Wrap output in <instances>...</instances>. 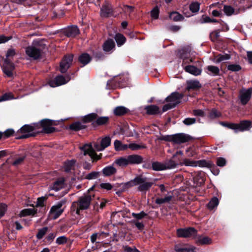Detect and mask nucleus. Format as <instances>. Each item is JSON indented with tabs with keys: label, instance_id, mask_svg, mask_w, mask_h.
I'll use <instances>...</instances> for the list:
<instances>
[{
	"label": "nucleus",
	"instance_id": "7c9ffc66",
	"mask_svg": "<svg viewBox=\"0 0 252 252\" xmlns=\"http://www.w3.org/2000/svg\"><path fill=\"white\" fill-rule=\"evenodd\" d=\"M152 167L153 170L155 171H162L165 170L164 162H154L152 163Z\"/></svg>",
	"mask_w": 252,
	"mask_h": 252
},
{
	"label": "nucleus",
	"instance_id": "c9c22d12",
	"mask_svg": "<svg viewBox=\"0 0 252 252\" xmlns=\"http://www.w3.org/2000/svg\"><path fill=\"white\" fill-rule=\"evenodd\" d=\"M175 252H195V248H182L179 245H176L175 246L174 249Z\"/></svg>",
	"mask_w": 252,
	"mask_h": 252
},
{
	"label": "nucleus",
	"instance_id": "f3484780",
	"mask_svg": "<svg viewBox=\"0 0 252 252\" xmlns=\"http://www.w3.org/2000/svg\"><path fill=\"white\" fill-rule=\"evenodd\" d=\"M79 29L77 26H71L64 30L63 33L67 37H73L78 32Z\"/></svg>",
	"mask_w": 252,
	"mask_h": 252
},
{
	"label": "nucleus",
	"instance_id": "6e6d98bb",
	"mask_svg": "<svg viewBox=\"0 0 252 252\" xmlns=\"http://www.w3.org/2000/svg\"><path fill=\"white\" fill-rule=\"evenodd\" d=\"M200 4L198 2H192L190 5V10L193 12H195L199 10Z\"/></svg>",
	"mask_w": 252,
	"mask_h": 252
},
{
	"label": "nucleus",
	"instance_id": "5fc2aeb1",
	"mask_svg": "<svg viewBox=\"0 0 252 252\" xmlns=\"http://www.w3.org/2000/svg\"><path fill=\"white\" fill-rule=\"evenodd\" d=\"M128 148H130L131 150L133 151L140 149H143L145 148L144 146L140 145L136 143H130L128 144Z\"/></svg>",
	"mask_w": 252,
	"mask_h": 252
},
{
	"label": "nucleus",
	"instance_id": "20e7f679",
	"mask_svg": "<svg viewBox=\"0 0 252 252\" xmlns=\"http://www.w3.org/2000/svg\"><path fill=\"white\" fill-rule=\"evenodd\" d=\"M80 150L81 154L83 153L84 156L88 155L93 160L96 161L101 158V154L97 155L91 144H86L82 147H80Z\"/></svg>",
	"mask_w": 252,
	"mask_h": 252
},
{
	"label": "nucleus",
	"instance_id": "f257e3e1",
	"mask_svg": "<svg viewBox=\"0 0 252 252\" xmlns=\"http://www.w3.org/2000/svg\"><path fill=\"white\" fill-rule=\"evenodd\" d=\"M53 121L49 119H44L40 123L34 124L33 125H25L18 131V134H21L16 137L17 139H25L31 136H34L33 131L39 126L43 128L42 131L46 133H52L55 130V128L52 126Z\"/></svg>",
	"mask_w": 252,
	"mask_h": 252
},
{
	"label": "nucleus",
	"instance_id": "8fccbe9b",
	"mask_svg": "<svg viewBox=\"0 0 252 252\" xmlns=\"http://www.w3.org/2000/svg\"><path fill=\"white\" fill-rule=\"evenodd\" d=\"M228 70L232 71H238L241 69V67L240 65L237 64H229L227 66Z\"/></svg>",
	"mask_w": 252,
	"mask_h": 252
},
{
	"label": "nucleus",
	"instance_id": "7ed1b4c3",
	"mask_svg": "<svg viewBox=\"0 0 252 252\" xmlns=\"http://www.w3.org/2000/svg\"><path fill=\"white\" fill-rule=\"evenodd\" d=\"M136 185H138V189L140 191H146L149 189L154 183L150 181L146 177L142 175L136 176Z\"/></svg>",
	"mask_w": 252,
	"mask_h": 252
},
{
	"label": "nucleus",
	"instance_id": "13d9d810",
	"mask_svg": "<svg viewBox=\"0 0 252 252\" xmlns=\"http://www.w3.org/2000/svg\"><path fill=\"white\" fill-rule=\"evenodd\" d=\"M220 113L216 109H213L209 114V117L212 119L219 117Z\"/></svg>",
	"mask_w": 252,
	"mask_h": 252
},
{
	"label": "nucleus",
	"instance_id": "72a5a7b5",
	"mask_svg": "<svg viewBox=\"0 0 252 252\" xmlns=\"http://www.w3.org/2000/svg\"><path fill=\"white\" fill-rule=\"evenodd\" d=\"M136 177L134 178L133 180H131L127 182L122 183L121 184L122 187L123 188V189L126 190L127 189L133 187L134 186H136Z\"/></svg>",
	"mask_w": 252,
	"mask_h": 252
},
{
	"label": "nucleus",
	"instance_id": "a19ab883",
	"mask_svg": "<svg viewBox=\"0 0 252 252\" xmlns=\"http://www.w3.org/2000/svg\"><path fill=\"white\" fill-rule=\"evenodd\" d=\"M212 243V240L208 237H199L197 243L198 245H208Z\"/></svg>",
	"mask_w": 252,
	"mask_h": 252
},
{
	"label": "nucleus",
	"instance_id": "cd10ccee",
	"mask_svg": "<svg viewBox=\"0 0 252 252\" xmlns=\"http://www.w3.org/2000/svg\"><path fill=\"white\" fill-rule=\"evenodd\" d=\"M146 112L149 115H154L159 113V107L156 105H151L145 107Z\"/></svg>",
	"mask_w": 252,
	"mask_h": 252
},
{
	"label": "nucleus",
	"instance_id": "ea45409f",
	"mask_svg": "<svg viewBox=\"0 0 252 252\" xmlns=\"http://www.w3.org/2000/svg\"><path fill=\"white\" fill-rule=\"evenodd\" d=\"M170 18L174 21H181L183 19V17L177 12H172L170 14Z\"/></svg>",
	"mask_w": 252,
	"mask_h": 252
},
{
	"label": "nucleus",
	"instance_id": "5701e85b",
	"mask_svg": "<svg viewBox=\"0 0 252 252\" xmlns=\"http://www.w3.org/2000/svg\"><path fill=\"white\" fill-rule=\"evenodd\" d=\"M91 60L90 56L87 53L80 55V67H82L89 63Z\"/></svg>",
	"mask_w": 252,
	"mask_h": 252
},
{
	"label": "nucleus",
	"instance_id": "603ef678",
	"mask_svg": "<svg viewBox=\"0 0 252 252\" xmlns=\"http://www.w3.org/2000/svg\"><path fill=\"white\" fill-rule=\"evenodd\" d=\"M220 124L224 127L234 130V131L235 132V128L236 126V124L225 122H220Z\"/></svg>",
	"mask_w": 252,
	"mask_h": 252
},
{
	"label": "nucleus",
	"instance_id": "6ab92c4d",
	"mask_svg": "<svg viewBox=\"0 0 252 252\" xmlns=\"http://www.w3.org/2000/svg\"><path fill=\"white\" fill-rule=\"evenodd\" d=\"M64 180L63 178H60L58 179L54 184L50 187V190H54L57 191L62 189L64 185Z\"/></svg>",
	"mask_w": 252,
	"mask_h": 252
},
{
	"label": "nucleus",
	"instance_id": "680f3d73",
	"mask_svg": "<svg viewBox=\"0 0 252 252\" xmlns=\"http://www.w3.org/2000/svg\"><path fill=\"white\" fill-rule=\"evenodd\" d=\"M16 54L15 51L14 49L10 48L9 49L6 54V59L9 60V59L10 58L13 57Z\"/></svg>",
	"mask_w": 252,
	"mask_h": 252
},
{
	"label": "nucleus",
	"instance_id": "c03bdc74",
	"mask_svg": "<svg viewBox=\"0 0 252 252\" xmlns=\"http://www.w3.org/2000/svg\"><path fill=\"white\" fill-rule=\"evenodd\" d=\"M99 175V173L97 171H93L84 176V178L88 180H93L97 178Z\"/></svg>",
	"mask_w": 252,
	"mask_h": 252
},
{
	"label": "nucleus",
	"instance_id": "423d86ee",
	"mask_svg": "<svg viewBox=\"0 0 252 252\" xmlns=\"http://www.w3.org/2000/svg\"><path fill=\"white\" fill-rule=\"evenodd\" d=\"M184 95L178 92H173L165 99L166 102L170 103L174 108L181 102V99Z\"/></svg>",
	"mask_w": 252,
	"mask_h": 252
},
{
	"label": "nucleus",
	"instance_id": "4d7b16f0",
	"mask_svg": "<svg viewBox=\"0 0 252 252\" xmlns=\"http://www.w3.org/2000/svg\"><path fill=\"white\" fill-rule=\"evenodd\" d=\"M67 241V238L64 236L59 237L56 239V243L58 245H63Z\"/></svg>",
	"mask_w": 252,
	"mask_h": 252
},
{
	"label": "nucleus",
	"instance_id": "ddd939ff",
	"mask_svg": "<svg viewBox=\"0 0 252 252\" xmlns=\"http://www.w3.org/2000/svg\"><path fill=\"white\" fill-rule=\"evenodd\" d=\"M63 202H58L56 205L53 206L50 211V217L55 220L57 219L63 212V209L62 208Z\"/></svg>",
	"mask_w": 252,
	"mask_h": 252
},
{
	"label": "nucleus",
	"instance_id": "b1692460",
	"mask_svg": "<svg viewBox=\"0 0 252 252\" xmlns=\"http://www.w3.org/2000/svg\"><path fill=\"white\" fill-rule=\"evenodd\" d=\"M187 90H196L201 87V84L197 80H189L187 82Z\"/></svg>",
	"mask_w": 252,
	"mask_h": 252
},
{
	"label": "nucleus",
	"instance_id": "c85d7f7f",
	"mask_svg": "<svg viewBox=\"0 0 252 252\" xmlns=\"http://www.w3.org/2000/svg\"><path fill=\"white\" fill-rule=\"evenodd\" d=\"M128 111V109L122 106H120L116 107L114 110V113L115 115L117 116H121L124 115L125 114L127 113Z\"/></svg>",
	"mask_w": 252,
	"mask_h": 252
},
{
	"label": "nucleus",
	"instance_id": "79ce46f5",
	"mask_svg": "<svg viewBox=\"0 0 252 252\" xmlns=\"http://www.w3.org/2000/svg\"><path fill=\"white\" fill-rule=\"evenodd\" d=\"M234 8L229 5H224L223 11L227 16H231L234 13Z\"/></svg>",
	"mask_w": 252,
	"mask_h": 252
},
{
	"label": "nucleus",
	"instance_id": "6e6552de",
	"mask_svg": "<svg viewBox=\"0 0 252 252\" xmlns=\"http://www.w3.org/2000/svg\"><path fill=\"white\" fill-rule=\"evenodd\" d=\"M70 80L69 76L64 77L63 75H60L56 76L54 80H50L49 82V85L52 87H56L62 85H64Z\"/></svg>",
	"mask_w": 252,
	"mask_h": 252
},
{
	"label": "nucleus",
	"instance_id": "f8f14e48",
	"mask_svg": "<svg viewBox=\"0 0 252 252\" xmlns=\"http://www.w3.org/2000/svg\"><path fill=\"white\" fill-rule=\"evenodd\" d=\"M190 139L189 135L183 133L175 134L170 137V140L177 144L185 143Z\"/></svg>",
	"mask_w": 252,
	"mask_h": 252
},
{
	"label": "nucleus",
	"instance_id": "e433bc0d",
	"mask_svg": "<svg viewBox=\"0 0 252 252\" xmlns=\"http://www.w3.org/2000/svg\"><path fill=\"white\" fill-rule=\"evenodd\" d=\"M97 114L94 113H90L83 117L82 121L84 123H89L96 119Z\"/></svg>",
	"mask_w": 252,
	"mask_h": 252
},
{
	"label": "nucleus",
	"instance_id": "aec40b11",
	"mask_svg": "<svg viewBox=\"0 0 252 252\" xmlns=\"http://www.w3.org/2000/svg\"><path fill=\"white\" fill-rule=\"evenodd\" d=\"M206 72L208 74L216 76L219 75L220 70L218 67L214 65H208L206 67Z\"/></svg>",
	"mask_w": 252,
	"mask_h": 252
},
{
	"label": "nucleus",
	"instance_id": "bb28decb",
	"mask_svg": "<svg viewBox=\"0 0 252 252\" xmlns=\"http://www.w3.org/2000/svg\"><path fill=\"white\" fill-rule=\"evenodd\" d=\"M114 148L116 151H124L128 148V145L123 144L121 141L116 140L114 143Z\"/></svg>",
	"mask_w": 252,
	"mask_h": 252
},
{
	"label": "nucleus",
	"instance_id": "c756f323",
	"mask_svg": "<svg viewBox=\"0 0 252 252\" xmlns=\"http://www.w3.org/2000/svg\"><path fill=\"white\" fill-rule=\"evenodd\" d=\"M75 161L71 160L67 161L64 163V170L66 172H70L72 170L74 169Z\"/></svg>",
	"mask_w": 252,
	"mask_h": 252
},
{
	"label": "nucleus",
	"instance_id": "774afa93",
	"mask_svg": "<svg viewBox=\"0 0 252 252\" xmlns=\"http://www.w3.org/2000/svg\"><path fill=\"white\" fill-rule=\"evenodd\" d=\"M124 252H140L136 248H131L128 246H126L124 248Z\"/></svg>",
	"mask_w": 252,
	"mask_h": 252
},
{
	"label": "nucleus",
	"instance_id": "864d4df0",
	"mask_svg": "<svg viewBox=\"0 0 252 252\" xmlns=\"http://www.w3.org/2000/svg\"><path fill=\"white\" fill-rule=\"evenodd\" d=\"M210 37L212 41L216 42L220 37V32L217 31L212 32L210 34Z\"/></svg>",
	"mask_w": 252,
	"mask_h": 252
},
{
	"label": "nucleus",
	"instance_id": "9b49d317",
	"mask_svg": "<svg viewBox=\"0 0 252 252\" xmlns=\"http://www.w3.org/2000/svg\"><path fill=\"white\" fill-rule=\"evenodd\" d=\"M197 231L193 227H188L187 228H180L177 230V234L180 237H189L194 236L196 235Z\"/></svg>",
	"mask_w": 252,
	"mask_h": 252
},
{
	"label": "nucleus",
	"instance_id": "69168bd1",
	"mask_svg": "<svg viewBox=\"0 0 252 252\" xmlns=\"http://www.w3.org/2000/svg\"><path fill=\"white\" fill-rule=\"evenodd\" d=\"M100 187L104 189L109 190L112 189V186L109 183H103L100 184Z\"/></svg>",
	"mask_w": 252,
	"mask_h": 252
},
{
	"label": "nucleus",
	"instance_id": "473e14b6",
	"mask_svg": "<svg viewBox=\"0 0 252 252\" xmlns=\"http://www.w3.org/2000/svg\"><path fill=\"white\" fill-rule=\"evenodd\" d=\"M212 165V163L210 161H207L204 159L196 161L195 167H210Z\"/></svg>",
	"mask_w": 252,
	"mask_h": 252
},
{
	"label": "nucleus",
	"instance_id": "393cba45",
	"mask_svg": "<svg viewBox=\"0 0 252 252\" xmlns=\"http://www.w3.org/2000/svg\"><path fill=\"white\" fill-rule=\"evenodd\" d=\"M115 44L113 39H110L107 40L103 44V48L105 52H110L114 49Z\"/></svg>",
	"mask_w": 252,
	"mask_h": 252
},
{
	"label": "nucleus",
	"instance_id": "4c0bfd02",
	"mask_svg": "<svg viewBox=\"0 0 252 252\" xmlns=\"http://www.w3.org/2000/svg\"><path fill=\"white\" fill-rule=\"evenodd\" d=\"M115 39L119 46L122 45L126 41L125 37L120 33H118L115 35Z\"/></svg>",
	"mask_w": 252,
	"mask_h": 252
},
{
	"label": "nucleus",
	"instance_id": "bf43d9fd",
	"mask_svg": "<svg viewBox=\"0 0 252 252\" xmlns=\"http://www.w3.org/2000/svg\"><path fill=\"white\" fill-rule=\"evenodd\" d=\"M14 131L12 129H7L4 132H2L4 139H6L13 135Z\"/></svg>",
	"mask_w": 252,
	"mask_h": 252
},
{
	"label": "nucleus",
	"instance_id": "49530a36",
	"mask_svg": "<svg viewBox=\"0 0 252 252\" xmlns=\"http://www.w3.org/2000/svg\"><path fill=\"white\" fill-rule=\"evenodd\" d=\"M131 216L135 219L134 220H139L142 219L143 218L146 216L147 214L143 211H141L139 213H132L131 214Z\"/></svg>",
	"mask_w": 252,
	"mask_h": 252
},
{
	"label": "nucleus",
	"instance_id": "3c124183",
	"mask_svg": "<svg viewBox=\"0 0 252 252\" xmlns=\"http://www.w3.org/2000/svg\"><path fill=\"white\" fill-rule=\"evenodd\" d=\"M218 21L216 19H211L209 16H202L201 19V23H218Z\"/></svg>",
	"mask_w": 252,
	"mask_h": 252
},
{
	"label": "nucleus",
	"instance_id": "39448f33",
	"mask_svg": "<svg viewBox=\"0 0 252 252\" xmlns=\"http://www.w3.org/2000/svg\"><path fill=\"white\" fill-rule=\"evenodd\" d=\"M26 54L30 58L33 60L39 59L42 54V50L38 46H30L26 48Z\"/></svg>",
	"mask_w": 252,
	"mask_h": 252
},
{
	"label": "nucleus",
	"instance_id": "58836bf2",
	"mask_svg": "<svg viewBox=\"0 0 252 252\" xmlns=\"http://www.w3.org/2000/svg\"><path fill=\"white\" fill-rule=\"evenodd\" d=\"M48 230V227L47 226L44 227L38 230V233L36 235L37 239L40 240L42 239L44 236L47 233Z\"/></svg>",
	"mask_w": 252,
	"mask_h": 252
},
{
	"label": "nucleus",
	"instance_id": "052dcab7",
	"mask_svg": "<svg viewBox=\"0 0 252 252\" xmlns=\"http://www.w3.org/2000/svg\"><path fill=\"white\" fill-rule=\"evenodd\" d=\"M195 122L196 119L193 118H187L183 121L184 124L187 126H189L190 125L193 124L195 123Z\"/></svg>",
	"mask_w": 252,
	"mask_h": 252
},
{
	"label": "nucleus",
	"instance_id": "37998d69",
	"mask_svg": "<svg viewBox=\"0 0 252 252\" xmlns=\"http://www.w3.org/2000/svg\"><path fill=\"white\" fill-rule=\"evenodd\" d=\"M95 123L97 125L100 126L105 125L108 122L109 118L108 117H100L96 118Z\"/></svg>",
	"mask_w": 252,
	"mask_h": 252
},
{
	"label": "nucleus",
	"instance_id": "0e129e2a",
	"mask_svg": "<svg viewBox=\"0 0 252 252\" xmlns=\"http://www.w3.org/2000/svg\"><path fill=\"white\" fill-rule=\"evenodd\" d=\"M6 210L7 205L5 204H0V218L4 216Z\"/></svg>",
	"mask_w": 252,
	"mask_h": 252
},
{
	"label": "nucleus",
	"instance_id": "2f4dec72",
	"mask_svg": "<svg viewBox=\"0 0 252 252\" xmlns=\"http://www.w3.org/2000/svg\"><path fill=\"white\" fill-rule=\"evenodd\" d=\"M196 161L189 158H184L180 162V165H185L187 166L195 167Z\"/></svg>",
	"mask_w": 252,
	"mask_h": 252
},
{
	"label": "nucleus",
	"instance_id": "f03ea898",
	"mask_svg": "<svg viewBox=\"0 0 252 252\" xmlns=\"http://www.w3.org/2000/svg\"><path fill=\"white\" fill-rule=\"evenodd\" d=\"M143 158L137 155H129L126 157H119L115 159L113 165L120 167H126L129 164H138L142 162Z\"/></svg>",
	"mask_w": 252,
	"mask_h": 252
},
{
	"label": "nucleus",
	"instance_id": "a211bd4d",
	"mask_svg": "<svg viewBox=\"0 0 252 252\" xmlns=\"http://www.w3.org/2000/svg\"><path fill=\"white\" fill-rule=\"evenodd\" d=\"M184 69L186 72L195 76H198L201 73V69L198 68L193 65H187L184 67Z\"/></svg>",
	"mask_w": 252,
	"mask_h": 252
},
{
	"label": "nucleus",
	"instance_id": "9d476101",
	"mask_svg": "<svg viewBox=\"0 0 252 252\" xmlns=\"http://www.w3.org/2000/svg\"><path fill=\"white\" fill-rule=\"evenodd\" d=\"M73 61V55H69L65 56L60 63V70L62 73H65L72 64Z\"/></svg>",
	"mask_w": 252,
	"mask_h": 252
},
{
	"label": "nucleus",
	"instance_id": "2eb2a0df",
	"mask_svg": "<svg viewBox=\"0 0 252 252\" xmlns=\"http://www.w3.org/2000/svg\"><path fill=\"white\" fill-rule=\"evenodd\" d=\"M113 14V10L111 5L108 2H106L102 5L100 9V16L102 17H109Z\"/></svg>",
	"mask_w": 252,
	"mask_h": 252
},
{
	"label": "nucleus",
	"instance_id": "e2e57ef3",
	"mask_svg": "<svg viewBox=\"0 0 252 252\" xmlns=\"http://www.w3.org/2000/svg\"><path fill=\"white\" fill-rule=\"evenodd\" d=\"M159 10L157 6L154 7L151 12L152 17L154 19H157L158 17Z\"/></svg>",
	"mask_w": 252,
	"mask_h": 252
},
{
	"label": "nucleus",
	"instance_id": "412c9836",
	"mask_svg": "<svg viewBox=\"0 0 252 252\" xmlns=\"http://www.w3.org/2000/svg\"><path fill=\"white\" fill-rule=\"evenodd\" d=\"M113 164L112 165H109L104 167L102 172L104 176H110L116 173L117 169L114 166Z\"/></svg>",
	"mask_w": 252,
	"mask_h": 252
},
{
	"label": "nucleus",
	"instance_id": "f704fd0d",
	"mask_svg": "<svg viewBox=\"0 0 252 252\" xmlns=\"http://www.w3.org/2000/svg\"><path fill=\"white\" fill-rule=\"evenodd\" d=\"M219 203V200L217 197H213L207 204V207L209 209L213 210L215 207H217Z\"/></svg>",
	"mask_w": 252,
	"mask_h": 252
},
{
	"label": "nucleus",
	"instance_id": "de8ad7c7",
	"mask_svg": "<svg viewBox=\"0 0 252 252\" xmlns=\"http://www.w3.org/2000/svg\"><path fill=\"white\" fill-rule=\"evenodd\" d=\"M71 211L72 213L79 215V201H75L72 203Z\"/></svg>",
	"mask_w": 252,
	"mask_h": 252
},
{
	"label": "nucleus",
	"instance_id": "338daca9",
	"mask_svg": "<svg viewBox=\"0 0 252 252\" xmlns=\"http://www.w3.org/2000/svg\"><path fill=\"white\" fill-rule=\"evenodd\" d=\"M132 222L135 224L138 229L142 230L144 228V225L142 221H139L137 220H132Z\"/></svg>",
	"mask_w": 252,
	"mask_h": 252
},
{
	"label": "nucleus",
	"instance_id": "0eeeda50",
	"mask_svg": "<svg viewBox=\"0 0 252 252\" xmlns=\"http://www.w3.org/2000/svg\"><path fill=\"white\" fill-rule=\"evenodd\" d=\"M252 94V88L243 89L239 93V98L242 105H246L250 100Z\"/></svg>",
	"mask_w": 252,
	"mask_h": 252
},
{
	"label": "nucleus",
	"instance_id": "4be33fe9",
	"mask_svg": "<svg viewBox=\"0 0 252 252\" xmlns=\"http://www.w3.org/2000/svg\"><path fill=\"white\" fill-rule=\"evenodd\" d=\"M165 170L173 169L180 165V162L173 159H170L164 161Z\"/></svg>",
	"mask_w": 252,
	"mask_h": 252
},
{
	"label": "nucleus",
	"instance_id": "dca6fc26",
	"mask_svg": "<svg viewBox=\"0 0 252 252\" xmlns=\"http://www.w3.org/2000/svg\"><path fill=\"white\" fill-rule=\"evenodd\" d=\"M235 132L248 130L252 127V123L249 121H243L239 124H236Z\"/></svg>",
	"mask_w": 252,
	"mask_h": 252
},
{
	"label": "nucleus",
	"instance_id": "a878e982",
	"mask_svg": "<svg viewBox=\"0 0 252 252\" xmlns=\"http://www.w3.org/2000/svg\"><path fill=\"white\" fill-rule=\"evenodd\" d=\"M36 211L33 208L24 209L20 212L19 216L20 217L30 215L34 216L36 213Z\"/></svg>",
	"mask_w": 252,
	"mask_h": 252
},
{
	"label": "nucleus",
	"instance_id": "4468645a",
	"mask_svg": "<svg viewBox=\"0 0 252 252\" xmlns=\"http://www.w3.org/2000/svg\"><path fill=\"white\" fill-rule=\"evenodd\" d=\"M111 138L109 136H106L102 138L100 144L98 143L94 144V148L97 151H102L105 148L110 145L111 144Z\"/></svg>",
	"mask_w": 252,
	"mask_h": 252
},
{
	"label": "nucleus",
	"instance_id": "09e8293b",
	"mask_svg": "<svg viewBox=\"0 0 252 252\" xmlns=\"http://www.w3.org/2000/svg\"><path fill=\"white\" fill-rule=\"evenodd\" d=\"M2 68H7L8 69H14V64L10 62L8 60L5 59L4 61Z\"/></svg>",
	"mask_w": 252,
	"mask_h": 252
},
{
	"label": "nucleus",
	"instance_id": "a18cd8bd",
	"mask_svg": "<svg viewBox=\"0 0 252 252\" xmlns=\"http://www.w3.org/2000/svg\"><path fill=\"white\" fill-rule=\"evenodd\" d=\"M230 59V56L229 55H219L216 58V63H219L222 61H224Z\"/></svg>",
	"mask_w": 252,
	"mask_h": 252
},
{
	"label": "nucleus",
	"instance_id": "1a4fd4ad",
	"mask_svg": "<svg viewBox=\"0 0 252 252\" xmlns=\"http://www.w3.org/2000/svg\"><path fill=\"white\" fill-rule=\"evenodd\" d=\"M94 194L87 193L80 197V210H85L89 208Z\"/></svg>",
	"mask_w": 252,
	"mask_h": 252
}]
</instances>
